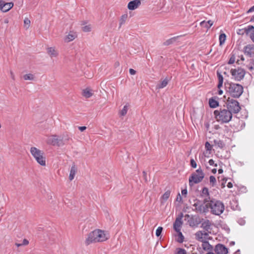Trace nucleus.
Returning a JSON list of instances; mask_svg holds the SVG:
<instances>
[{
	"mask_svg": "<svg viewBox=\"0 0 254 254\" xmlns=\"http://www.w3.org/2000/svg\"><path fill=\"white\" fill-rule=\"evenodd\" d=\"M107 239L108 237L104 231L96 229L88 234L85 243L86 245H89L92 243L103 242Z\"/></svg>",
	"mask_w": 254,
	"mask_h": 254,
	"instance_id": "1",
	"label": "nucleus"
},
{
	"mask_svg": "<svg viewBox=\"0 0 254 254\" xmlns=\"http://www.w3.org/2000/svg\"><path fill=\"white\" fill-rule=\"evenodd\" d=\"M224 86L226 92L234 98H239L243 92V87L239 84L227 81Z\"/></svg>",
	"mask_w": 254,
	"mask_h": 254,
	"instance_id": "2",
	"label": "nucleus"
},
{
	"mask_svg": "<svg viewBox=\"0 0 254 254\" xmlns=\"http://www.w3.org/2000/svg\"><path fill=\"white\" fill-rule=\"evenodd\" d=\"M30 153L38 163L43 166L46 165V159L43 151L35 147H32L30 148Z\"/></svg>",
	"mask_w": 254,
	"mask_h": 254,
	"instance_id": "3",
	"label": "nucleus"
},
{
	"mask_svg": "<svg viewBox=\"0 0 254 254\" xmlns=\"http://www.w3.org/2000/svg\"><path fill=\"white\" fill-rule=\"evenodd\" d=\"M211 209V212L217 215H219L222 213V202L216 200H211L209 203L206 204V206H208Z\"/></svg>",
	"mask_w": 254,
	"mask_h": 254,
	"instance_id": "4",
	"label": "nucleus"
},
{
	"mask_svg": "<svg viewBox=\"0 0 254 254\" xmlns=\"http://www.w3.org/2000/svg\"><path fill=\"white\" fill-rule=\"evenodd\" d=\"M204 177L202 170L199 168L193 173L189 178V185L192 186L194 184L201 182Z\"/></svg>",
	"mask_w": 254,
	"mask_h": 254,
	"instance_id": "5",
	"label": "nucleus"
},
{
	"mask_svg": "<svg viewBox=\"0 0 254 254\" xmlns=\"http://www.w3.org/2000/svg\"><path fill=\"white\" fill-rule=\"evenodd\" d=\"M68 140L67 138H64V136L58 137L57 135H53L48 137L46 142L48 144L54 146H61L64 144L65 141Z\"/></svg>",
	"mask_w": 254,
	"mask_h": 254,
	"instance_id": "6",
	"label": "nucleus"
},
{
	"mask_svg": "<svg viewBox=\"0 0 254 254\" xmlns=\"http://www.w3.org/2000/svg\"><path fill=\"white\" fill-rule=\"evenodd\" d=\"M226 100L227 102L226 104L227 110L233 113H238L241 109L239 103L237 100L233 99H230L229 98H228Z\"/></svg>",
	"mask_w": 254,
	"mask_h": 254,
	"instance_id": "7",
	"label": "nucleus"
},
{
	"mask_svg": "<svg viewBox=\"0 0 254 254\" xmlns=\"http://www.w3.org/2000/svg\"><path fill=\"white\" fill-rule=\"evenodd\" d=\"M230 73L232 77L236 81H240L243 79L246 74L244 69L238 67L237 68H232Z\"/></svg>",
	"mask_w": 254,
	"mask_h": 254,
	"instance_id": "8",
	"label": "nucleus"
},
{
	"mask_svg": "<svg viewBox=\"0 0 254 254\" xmlns=\"http://www.w3.org/2000/svg\"><path fill=\"white\" fill-rule=\"evenodd\" d=\"M195 239L202 243L210 239V237L207 232L198 231L195 234Z\"/></svg>",
	"mask_w": 254,
	"mask_h": 254,
	"instance_id": "9",
	"label": "nucleus"
},
{
	"mask_svg": "<svg viewBox=\"0 0 254 254\" xmlns=\"http://www.w3.org/2000/svg\"><path fill=\"white\" fill-rule=\"evenodd\" d=\"M243 52L244 54L250 58L254 57V45L248 44L244 47Z\"/></svg>",
	"mask_w": 254,
	"mask_h": 254,
	"instance_id": "10",
	"label": "nucleus"
},
{
	"mask_svg": "<svg viewBox=\"0 0 254 254\" xmlns=\"http://www.w3.org/2000/svg\"><path fill=\"white\" fill-rule=\"evenodd\" d=\"M141 4V0H133L128 2L127 8L130 10H133L138 8Z\"/></svg>",
	"mask_w": 254,
	"mask_h": 254,
	"instance_id": "11",
	"label": "nucleus"
},
{
	"mask_svg": "<svg viewBox=\"0 0 254 254\" xmlns=\"http://www.w3.org/2000/svg\"><path fill=\"white\" fill-rule=\"evenodd\" d=\"M194 202V203L193 204V206L195 207L194 210L197 212L201 213L203 212L204 206H203L202 202L197 199H195Z\"/></svg>",
	"mask_w": 254,
	"mask_h": 254,
	"instance_id": "12",
	"label": "nucleus"
},
{
	"mask_svg": "<svg viewBox=\"0 0 254 254\" xmlns=\"http://www.w3.org/2000/svg\"><path fill=\"white\" fill-rule=\"evenodd\" d=\"M199 24L200 26L202 28V30L203 32H207L213 25V22L211 20H208L207 21L204 20L200 22Z\"/></svg>",
	"mask_w": 254,
	"mask_h": 254,
	"instance_id": "13",
	"label": "nucleus"
},
{
	"mask_svg": "<svg viewBox=\"0 0 254 254\" xmlns=\"http://www.w3.org/2000/svg\"><path fill=\"white\" fill-rule=\"evenodd\" d=\"M47 52L51 58L57 57L59 55V52L55 47L47 48Z\"/></svg>",
	"mask_w": 254,
	"mask_h": 254,
	"instance_id": "14",
	"label": "nucleus"
},
{
	"mask_svg": "<svg viewBox=\"0 0 254 254\" xmlns=\"http://www.w3.org/2000/svg\"><path fill=\"white\" fill-rule=\"evenodd\" d=\"M201 228H202L204 230L203 231L207 232L208 234L211 233V223L210 221L206 220L202 223Z\"/></svg>",
	"mask_w": 254,
	"mask_h": 254,
	"instance_id": "15",
	"label": "nucleus"
},
{
	"mask_svg": "<svg viewBox=\"0 0 254 254\" xmlns=\"http://www.w3.org/2000/svg\"><path fill=\"white\" fill-rule=\"evenodd\" d=\"M233 113L228 110L223 109V123H228L232 118Z\"/></svg>",
	"mask_w": 254,
	"mask_h": 254,
	"instance_id": "16",
	"label": "nucleus"
},
{
	"mask_svg": "<svg viewBox=\"0 0 254 254\" xmlns=\"http://www.w3.org/2000/svg\"><path fill=\"white\" fill-rule=\"evenodd\" d=\"M13 6V3L12 2H5L4 1L3 2V4H2V6L0 8V10L2 12H7L9 11L12 7Z\"/></svg>",
	"mask_w": 254,
	"mask_h": 254,
	"instance_id": "17",
	"label": "nucleus"
},
{
	"mask_svg": "<svg viewBox=\"0 0 254 254\" xmlns=\"http://www.w3.org/2000/svg\"><path fill=\"white\" fill-rule=\"evenodd\" d=\"M217 74L219 79V83L217 86L219 89L218 92L219 95H221L222 94V90L220 88L222 86V75L221 74V71L219 69L217 71Z\"/></svg>",
	"mask_w": 254,
	"mask_h": 254,
	"instance_id": "18",
	"label": "nucleus"
},
{
	"mask_svg": "<svg viewBox=\"0 0 254 254\" xmlns=\"http://www.w3.org/2000/svg\"><path fill=\"white\" fill-rule=\"evenodd\" d=\"M214 115L215 118L216 120V122L219 123L220 125L222 124V111L221 109L219 110H215L214 112Z\"/></svg>",
	"mask_w": 254,
	"mask_h": 254,
	"instance_id": "19",
	"label": "nucleus"
},
{
	"mask_svg": "<svg viewBox=\"0 0 254 254\" xmlns=\"http://www.w3.org/2000/svg\"><path fill=\"white\" fill-rule=\"evenodd\" d=\"M182 224V218H177L174 223V229L176 232H179L180 231V227Z\"/></svg>",
	"mask_w": 254,
	"mask_h": 254,
	"instance_id": "20",
	"label": "nucleus"
},
{
	"mask_svg": "<svg viewBox=\"0 0 254 254\" xmlns=\"http://www.w3.org/2000/svg\"><path fill=\"white\" fill-rule=\"evenodd\" d=\"M181 36H177L176 37H172L164 42L163 45L165 46H168L178 41L179 38H180Z\"/></svg>",
	"mask_w": 254,
	"mask_h": 254,
	"instance_id": "21",
	"label": "nucleus"
},
{
	"mask_svg": "<svg viewBox=\"0 0 254 254\" xmlns=\"http://www.w3.org/2000/svg\"><path fill=\"white\" fill-rule=\"evenodd\" d=\"M201 247L202 249L206 251H212L213 249L212 246L207 241V240L202 242Z\"/></svg>",
	"mask_w": 254,
	"mask_h": 254,
	"instance_id": "22",
	"label": "nucleus"
},
{
	"mask_svg": "<svg viewBox=\"0 0 254 254\" xmlns=\"http://www.w3.org/2000/svg\"><path fill=\"white\" fill-rule=\"evenodd\" d=\"M77 172V169L75 165H73L71 167L70 173L69 175V179L70 181H72L75 176V175Z\"/></svg>",
	"mask_w": 254,
	"mask_h": 254,
	"instance_id": "23",
	"label": "nucleus"
},
{
	"mask_svg": "<svg viewBox=\"0 0 254 254\" xmlns=\"http://www.w3.org/2000/svg\"><path fill=\"white\" fill-rule=\"evenodd\" d=\"M87 22L86 21H82L81 23V25H85L82 27V30L84 32H90L92 30V26L91 24H88Z\"/></svg>",
	"mask_w": 254,
	"mask_h": 254,
	"instance_id": "24",
	"label": "nucleus"
},
{
	"mask_svg": "<svg viewBox=\"0 0 254 254\" xmlns=\"http://www.w3.org/2000/svg\"><path fill=\"white\" fill-rule=\"evenodd\" d=\"M77 37L76 33H72L69 34L67 36L64 38V41L66 42H69L73 40Z\"/></svg>",
	"mask_w": 254,
	"mask_h": 254,
	"instance_id": "25",
	"label": "nucleus"
},
{
	"mask_svg": "<svg viewBox=\"0 0 254 254\" xmlns=\"http://www.w3.org/2000/svg\"><path fill=\"white\" fill-rule=\"evenodd\" d=\"M209 104L210 108H215L219 105V103L217 101L211 98L209 100Z\"/></svg>",
	"mask_w": 254,
	"mask_h": 254,
	"instance_id": "26",
	"label": "nucleus"
},
{
	"mask_svg": "<svg viewBox=\"0 0 254 254\" xmlns=\"http://www.w3.org/2000/svg\"><path fill=\"white\" fill-rule=\"evenodd\" d=\"M201 195L202 197H205L204 199L205 202H207V198L206 197L209 195V191L208 189L206 188H203L202 190Z\"/></svg>",
	"mask_w": 254,
	"mask_h": 254,
	"instance_id": "27",
	"label": "nucleus"
},
{
	"mask_svg": "<svg viewBox=\"0 0 254 254\" xmlns=\"http://www.w3.org/2000/svg\"><path fill=\"white\" fill-rule=\"evenodd\" d=\"M169 80L167 78L164 79L160 83L157 85V88L159 89L163 88L167 86Z\"/></svg>",
	"mask_w": 254,
	"mask_h": 254,
	"instance_id": "28",
	"label": "nucleus"
},
{
	"mask_svg": "<svg viewBox=\"0 0 254 254\" xmlns=\"http://www.w3.org/2000/svg\"><path fill=\"white\" fill-rule=\"evenodd\" d=\"M82 95L86 98H89L92 95V93L89 89L86 88L83 90Z\"/></svg>",
	"mask_w": 254,
	"mask_h": 254,
	"instance_id": "29",
	"label": "nucleus"
},
{
	"mask_svg": "<svg viewBox=\"0 0 254 254\" xmlns=\"http://www.w3.org/2000/svg\"><path fill=\"white\" fill-rule=\"evenodd\" d=\"M214 250L217 254H222V244H218L217 245Z\"/></svg>",
	"mask_w": 254,
	"mask_h": 254,
	"instance_id": "30",
	"label": "nucleus"
},
{
	"mask_svg": "<svg viewBox=\"0 0 254 254\" xmlns=\"http://www.w3.org/2000/svg\"><path fill=\"white\" fill-rule=\"evenodd\" d=\"M247 67L250 70H253L254 69V59H251L249 61V63L247 65Z\"/></svg>",
	"mask_w": 254,
	"mask_h": 254,
	"instance_id": "31",
	"label": "nucleus"
},
{
	"mask_svg": "<svg viewBox=\"0 0 254 254\" xmlns=\"http://www.w3.org/2000/svg\"><path fill=\"white\" fill-rule=\"evenodd\" d=\"M235 55H236V53H234V52H233L232 53V54H231L230 58L229 61L228 62V64H233L235 63V62L236 61Z\"/></svg>",
	"mask_w": 254,
	"mask_h": 254,
	"instance_id": "32",
	"label": "nucleus"
},
{
	"mask_svg": "<svg viewBox=\"0 0 254 254\" xmlns=\"http://www.w3.org/2000/svg\"><path fill=\"white\" fill-rule=\"evenodd\" d=\"M170 194H171V191L170 190H167L163 194V195L162 196V199L164 201H166L168 198L169 197H170Z\"/></svg>",
	"mask_w": 254,
	"mask_h": 254,
	"instance_id": "33",
	"label": "nucleus"
},
{
	"mask_svg": "<svg viewBox=\"0 0 254 254\" xmlns=\"http://www.w3.org/2000/svg\"><path fill=\"white\" fill-rule=\"evenodd\" d=\"M25 80H33L34 79V75L33 74H26L23 76Z\"/></svg>",
	"mask_w": 254,
	"mask_h": 254,
	"instance_id": "34",
	"label": "nucleus"
},
{
	"mask_svg": "<svg viewBox=\"0 0 254 254\" xmlns=\"http://www.w3.org/2000/svg\"><path fill=\"white\" fill-rule=\"evenodd\" d=\"M243 30H244L243 32H254V27L252 25H248Z\"/></svg>",
	"mask_w": 254,
	"mask_h": 254,
	"instance_id": "35",
	"label": "nucleus"
},
{
	"mask_svg": "<svg viewBox=\"0 0 254 254\" xmlns=\"http://www.w3.org/2000/svg\"><path fill=\"white\" fill-rule=\"evenodd\" d=\"M127 17L128 16L127 14H125L121 16L120 19V25H122L125 23L127 18Z\"/></svg>",
	"mask_w": 254,
	"mask_h": 254,
	"instance_id": "36",
	"label": "nucleus"
},
{
	"mask_svg": "<svg viewBox=\"0 0 254 254\" xmlns=\"http://www.w3.org/2000/svg\"><path fill=\"white\" fill-rule=\"evenodd\" d=\"M30 25V20L28 18H25L24 20V26L27 29Z\"/></svg>",
	"mask_w": 254,
	"mask_h": 254,
	"instance_id": "37",
	"label": "nucleus"
},
{
	"mask_svg": "<svg viewBox=\"0 0 254 254\" xmlns=\"http://www.w3.org/2000/svg\"><path fill=\"white\" fill-rule=\"evenodd\" d=\"M205 147L206 149V154L208 153H210V151L211 150L212 145L208 142H206L205 144Z\"/></svg>",
	"mask_w": 254,
	"mask_h": 254,
	"instance_id": "38",
	"label": "nucleus"
},
{
	"mask_svg": "<svg viewBox=\"0 0 254 254\" xmlns=\"http://www.w3.org/2000/svg\"><path fill=\"white\" fill-rule=\"evenodd\" d=\"M214 143L215 147L217 146L220 148H222V142L220 140H214Z\"/></svg>",
	"mask_w": 254,
	"mask_h": 254,
	"instance_id": "39",
	"label": "nucleus"
},
{
	"mask_svg": "<svg viewBox=\"0 0 254 254\" xmlns=\"http://www.w3.org/2000/svg\"><path fill=\"white\" fill-rule=\"evenodd\" d=\"M127 105L124 106L123 109L120 111V114L121 116H125L127 114Z\"/></svg>",
	"mask_w": 254,
	"mask_h": 254,
	"instance_id": "40",
	"label": "nucleus"
},
{
	"mask_svg": "<svg viewBox=\"0 0 254 254\" xmlns=\"http://www.w3.org/2000/svg\"><path fill=\"white\" fill-rule=\"evenodd\" d=\"M162 231L163 228L162 227H159L156 231V236L157 237H159L161 235Z\"/></svg>",
	"mask_w": 254,
	"mask_h": 254,
	"instance_id": "41",
	"label": "nucleus"
},
{
	"mask_svg": "<svg viewBox=\"0 0 254 254\" xmlns=\"http://www.w3.org/2000/svg\"><path fill=\"white\" fill-rule=\"evenodd\" d=\"M176 254H187V252L185 250L179 248Z\"/></svg>",
	"mask_w": 254,
	"mask_h": 254,
	"instance_id": "42",
	"label": "nucleus"
},
{
	"mask_svg": "<svg viewBox=\"0 0 254 254\" xmlns=\"http://www.w3.org/2000/svg\"><path fill=\"white\" fill-rule=\"evenodd\" d=\"M210 182L212 184V186H214V184L216 183V180L215 177L213 176H211L209 178Z\"/></svg>",
	"mask_w": 254,
	"mask_h": 254,
	"instance_id": "43",
	"label": "nucleus"
},
{
	"mask_svg": "<svg viewBox=\"0 0 254 254\" xmlns=\"http://www.w3.org/2000/svg\"><path fill=\"white\" fill-rule=\"evenodd\" d=\"M218 122H213V127L215 129L217 130L221 128L220 125L217 124Z\"/></svg>",
	"mask_w": 254,
	"mask_h": 254,
	"instance_id": "44",
	"label": "nucleus"
},
{
	"mask_svg": "<svg viewBox=\"0 0 254 254\" xmlns=\"http://www.w3.org/2000/svg\"><path fill=\"white\" fill-rule=\"evenodd\" d=\"M190 165L193 168H195L197 166L196 163L193 159L190 160Z\"/></svg>",
	"mask_w": 254,
	"mask_h": 254,
	"instance_id": "45",
	"label": "nucleus"
},
{
	"mask_svg": "<svg viewBox=\"0 0 254 254\" xmlns=\"http://www.w3.org/2000/svg\"><path fill=\"white\" fill-rule=\"evenodd\" d=\"M223 230H225L227 233H229L230 231V228L226 224H223Z\"/></svg>",
	"mask_w": 254,
	"mask_h": 254,
	"instance_id": "46",
	"label": "nucleus"
},
{
	"mask_svg": "<svg viewBox=\"0 0 254 254\" xmlns=\"http://www.w3.org/2000/svg\"><path fill=\"white\" fill-rule=\"evenodd\" d=\"M220 33V34L219 35V40L220 45H222V44H223V42H222V33Z\"/></svg>",
	"mask_w": 254,
	"mask_h": 254,
	"instance_id": "47",
	"label": "nucleus"
},
{
	"mask_svg": "<svg viewBox=\"0 0 254 254\" xmlns=\"http://www.w3.org/2000/svg\"><path fill=\"white\" fill-rule=\"evenodd\" d=\"M21 244L22 246H26L29 244V241L27 239H24Z\"/></svg>",
	"mask_w": 254,
	"mask_h": 254,
	"instance_id": "48",
	"label": "nucleus"
},
{
	"mask_svg": "<svg viewBox=\"0 0 254 254\" xmlns=\"http://www.w3.org/2000/svg\"><path fill=\"white\" fill-rule=\"evenodd\" d=\"M182 197L181 195H180V194L179 193L177 195L176 200L180 202L182 201Z\"/></svg>",
	"mask_w": 254,
	"mask_h": 254,
	"instance_id": "49",
	"label": "nucleus"
},
{
	"mask_svg": "<svg viewBox=\"0 0 254 254\" xmlns=\"http://www.w3.org/2000/svg\"><path fill=\"white\" fill-rule=\"evenodd\" d=\"M247 34L250 33V37L251 40L254 42V33H246Z\"/></svg>",
	"mask_w": 254,
	"mask_h": 254,
	"instance_id": "50",
	"label": "nucleus"
},
{
	"mask_svg": "<svg viewBox=\"0 0 254 254\" xmlns=\"http://www.w3.org/2000/svg\"><path fill=\"white\" fill-rule=\"evenodd\" d=\"M228 253V248L223 245V254H227Z\"/></svg>",
	"mask_w": 254,
	"mask_h": 254,
	"instance_id": "51",
	"label": "nucleus"
},
{
	"mask_svg": "<svg viewBox=\"0 0 254 254\" xmlns=\"http://www.w3.org/2000/svg\"><path fill=\"white\" fill-rule=\"evenodd\" d=\"M129 72L131 75H134L136 73V71L132 68L129 69Z\"/></svg>",
	"mask_w": 254,
	"mask_h": 254,
	"instance_id": "52",
	"label": "nucleus"
},
{
	"mask_svg": "<svg viewBox=\"0 0 254 254\" xmlns=\"http://www.w3.org/2000/svg\"><path fill=\"white\" fill-rule=\"evenodd\" d=\"M9 72H10V75L11 78H12V80H15V75H14L13 72L12 70H10Z\"/></svg>",
	"mask_w": 254,
	"mask_h": 254,
	"instance_id": "53",
	"label": "nucleus"
},
{
	"mask_svg": "<svg viewBox=\"0 0 254 254\" xmlns=\"http://www.w3.org/2000/svg\"><path fill=\"white\" fill-rule=\"evenodd\" d=\"M187 189H184L182 190V194L183 195H186L187 194Z\"/></svg>",
	"mask_w": 254,
	"mask_h": 254,
	"instance_id": "54",
	"label": "nucleus"
},
{
	"mask_svg": "<svg viewBox=\"0 0 254 254\" xmlns=\"http://www.w3.org/2000/svg\"><path fill=\"white\" fill-rule=\"evenodd\" d=\"M78 128L81 131H83L84 130H85L86 128V127H85V126H82V127H78Z\"/></svg>",
	"mask_w": 254,
	"mask_h": 254,
	"instance_id": "55",
	"label": "nucleus"
},
{
	"mask_svg": "<svg viewBox=\"0 0 254 254\" xmlns=\"http://www.w3.org/2000/svg\"><path fill=\"white\" fill-rule=\"evenodd\" d=\"M179 232V237L181 238V240L180 241L181 242H183V239H184V236H183V234L182 233L180 232V231Z\"/></svg>",
	"mask_w": 254,
	"mask_h": 254,
	"instance_id": "56",
	"label": "nucleus"
},
{
	"mask_svg": "<svg viewBox=\"0 0 254 254\" xmlns=\"http://www.w3.org/2000/svg\"><path fill=\"white\" fill-rule=\"evenodd\" d=\"M223 188H224L225 187V184L226 183V182L228 180V178L223 177Z\"/></svg>",
	"mask_w": 254,
	"mask_h": 254,
	"instance_id": "57",
	"label": "nucleus"
},
{
	"mask_svg": "<svg viewBox=\"0 0 254 254\" xmlns=\"http://www.w3.org/2000/svg\"><path fill=\"white\" fill-rule=\"evenodd\" d=\"M210 165L212 166L214 164V161L213 159H210L208 161Z\"/></svg>",
	"mask_w": 254,
	"mask_h": 254,
	"instance_id": "58",
	"label": "nucleus"
},
{
	"mask_svg": "<svg viewBox=\"0 0 254 254\" xmlns=\"http://www.w3.org/2000/svg\"><path fill=\"white\" fill-rule=\"evenodd\" d=\"M227 187L229 189L233 187V184L231 182H228L227 184Z\"/></svg>",
	"mask_w": 254,
	"mask_h": 254,
	"instance_id": "59",
	"label": "nucleus"
},
{
	"mask_svg": "<svg viewBox=\"0 0 254 254\" xmlns=\"http://www.w3.org/2000/svg\"><path fill=\"white\" fill-rule=\"evenodd\" d=\"M254 11V5L251 7L249 10L248 11V12H252Z\"/></svg>",
	"mask_w": 254,
	"mask_h": 254,
	"instance_id": "60",
	"label": "nucleus"
},
{
	"mask_svg": "<svg viewBox=\"0 0 254 254\" xmlns=\"http://www.w3.org/2000/svg\"><path fill=\"white\" fill-rule=\"evenodd\" d=\"M226 130L227 132H228V127L226 126L223 127V131Z\"/></svg>",
	"mask_w": 254,
	"mask_h": 254,
	"instance_id": "61",
	"label": "nucleus"
},
{
	"mask_svg": "<svg viewBox=\"0 0 254 254\" xmlns=\"http://www.w3.org/2000/svg\"><path fill=\"white\" fill-rule=\"evenodd\" d=\"M239 223H240V225H243L244 224L245 222H244V221L243 220H239Z\"/></svg>",
	"mask_w": 254,
	"mask_h": 254,
	"instance_id": "62",
	"label": "nucleus"
},
{
	"mask_svg": "<svg viewBox=\"0 0 254 254\" xmlns=\"http://www.w3.org/2000/svg\"><path fill=\"white\" fill-rule=\"evenodd\" d=\"M226 35L225 34V33H223V43H224V42L226 40Z\"/></svg>",
	"mask_w": 254,
	"mask_h": 254,
	"instance_id": "63",
	"label": "nucleus"
},
{
	"mask_svg": "<svg viewBox=\"0 0 254 254\" xmlns=\"http://www.w3.org/2000/svg\"><path fill=\"white\" fill-rule=\"evenodd\" d=\"M235 242L234 241H231L230 243V246H234L235 245Z\"/></svg>",
	"mask_w": 254,
	"mask_h": 254,
	"instance_id": "64",
	"label": "nucleus"
}]
</instances>
